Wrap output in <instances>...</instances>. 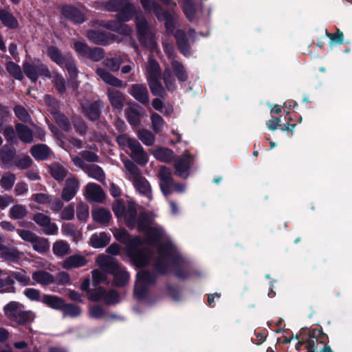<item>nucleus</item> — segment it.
Wrapping results in <instances>:
<instances>
[{"instance_id": "nucleus-1", "label": "nucleus", "mask_w": 352, "mask_h": 352, "mask_svg": "<svg viewBox=\"0 0 352 352\" xmlns=\"http://www.w3.org/2000/svg\"><path fill=\"white\" fill-rule=\"evenodd\" d=\"M115 238L126 244L129 255L138 266L146 265L151 257V252L143 249V242L138 237L130 239L128 232L124 229H116L113 232Z\"/></svg>"}, {"instance_id": "nucleus-2", "label": "nucleus", "mask_w": 352, "mask_h": 352, "mask_svg": "<svg viewBox=\"0 0 352 352\" xmlns=\"http://www.w3.org/2000/svg\"><path fill=\"white\" fill-rule=\"evenodd\" d=\"M158 258L155 263L156 269L161 273L165 274L177 265L179 256L170 243H165L158 246Z\"/></svg>"}, {"instance_id": "nucleus-3", "label": "nucleus", "mask_w": 352, "mask_h": 352, "mask_svg": "<svg viewBox=\"0 0 352 352\" xmlns=\"http://www.w3.org/2000/svg\"><path fill=\"white\" fill-rule=\"evenodd\" d=\"M96 262L101 270L113 274L114 282L117 286H124L128 283L129 274L112 258L100 255L97 258Z\"/></svg>"}, {"instance_id": "nucleus-4", "label": "nucleus", "mask_w": 352, "mask_h": 352, "mask_svg": "<svg viewBox=\"0 0 352 352\" xmlns=\"http://www.w3.org/2000/svg\"><path fill=\"white\" fill-rule=\"evenodd\" d=\"M5 316L11 321L25 325L32 322L36 316L30 310H25L23 305L16 301H11L3 307Z\"/></svg>"}, {"instance_id": "nucleus-5", "label": "nucleus", "mask_w": 352, "mask_h": 352, "mask_svg": "<svg viewBox=\"0 0 352 352\" xmlns=\"http://www.w3.org/2000/svg\"><path fill=\"white\" fill-rule=\"evenodd\" d=\"M127 178L133 182L135 189L147 197H151V188L149 182L144 177L140 168L131 161H124Z\"/></svg>"}, {"instance_id": "nucleus-6", "label": "nucleus", "mask_w": 352, "mask_h": 352, "mask_svg": "<svg viewBox=\"0 0 352 352\" xmlns=\"http://www.w3.org/2000/svg\"><path fill=\"white\" fill-rule=\"evenodd\" d=\"M146 79L150 89L154 96L165 97L166 93L161 82V69L159 63L150 58L146 65Z\"/></svg>"}, {"instance_id": "nucleus-7", "label": "nucleus", "mask_w": 352, "mask_h": 352, "mask_svg": "<svg viewBox=\"0 0 352 352\" xmlns=\"http://www.w3.org/2000/svg\"><path fill=\"white\" fill-rule=\"evenodd\" d=\"M116 141L119 146L128 147L131 150L130 157L138 164L144 166L148 162V156L137 140L126 134H122L117 137Z\"/></svg>"}, {"instance_id": "nucleus-8", "label": "nucleus", "mask_w": 352, "mask_h": 352, "mask_svg": "<svg viewBox=\"0 0 352 352\" xmlns=\"http://www.w3.org/2000/svg\"><path fill=\"white\" fill-rule=\"evenodd\" d=\"M140 1L146 12H153L158 20L164 21L166 30L168 33L173 32L175 23L177 19L176 13L170 12H164L160 5L155 1L140 0Z\"/></svg>"}, {"instance_id": "nucleus-9", "label": "nucleus", "mask_w": 352, "mask_h": 352, "mask_svg": "<svg viewBox=\"0 0 352 352\" xmlns=\"http://www.w3.org/2000/svg\"><path fill=\"white\" fill-rule=\"evenodd\" d=\"M135 24L139 34V41L154 52L157 50V43L154 39L153 31L148 26L146 19L143 16H136Z\"/></svg>"}, {"instance_id": "nucleus-10", "label": "nucleus", "mask_w": 352, "mask_h": 352, "mask_svg": "<svg viewBox=\"0 0 352 352\" xmlns=\"http://www.w3.org/2000/svg\"><path fill=\"white\" fill-rule=\"evenodd\" d=\"M107 8L109 11H120L119 19L122 21H128L132 16L135 8L130 0H111L107 3Z\"/></svg>"}, {"instance_id": "nucleus-11", "label": "nucleus", "mask_w": 352, "mask_h": 352, "mask_svg": "<svg viewBox=\"0 0 352 352\" xmlns=\"http://www.w3.org/2000/svg\"><path fill=\"white\" fill-rule=\"evenodd\" d=\"M155 280V276L153 273L141 271L138 274V278L135 284L134 294L138 299L143 298L146 294V287Z\"/></svg>"}, {"instance_id": "nucleus-12", "label": "nucleus", "mask_w": 352, "mask_h": 352, "mask_svg": "<svg viewBox=\"0 0 352 352\" xmlns=\"http://www.w3.org/2000/svg\"><path fill=\"white\" fill-rule=\"evenodd\" d=\"M23 72L32 82H36L38 75L50 77V72L47 67L42 63L33 65L28 62L23 63Z\"/></svg>"}, {"instance_id": "nucleus-13", "label": "nucleus", "mask_w": 352, "mask_h": 352, "mask_svg": "<svg viewBox=\"0 0 352 352\" xmlns=\"http://www.w3.org/2000/svg\"><path fill=\"white\" fill-rule=\"evenodd\" d=\"M158 176L160 180V188L165 196L173 192L175 182L172 177V173L170 168L166 166H162L160 168Z\"/></svg>"}, {"instance_id": "nucleus-14", "label": "nucleus", "mask_w": 352, "mask_h": 352, "mask_svg": "<svg viewBox=\"0 0 352 352\" xmlns=\"http://www.w3.org/2000/svg\"><path fill=\"white\" fill-rule=\"evenodd\" d=\"M33 221L39 226L43 228V232L47 235H55L58 233V226L51 221L47 215L37 212L32 217Z\"/></svg>"}, {"instance_id": "nucleus-15", "label": "nucleus", "mask_w": 352, "mask_h": 352, "mask_svg": "<svg viewBox=\"0 0 352 352\" xmlns=\"http://www.w3.org/2000/svg\"><path fill=\"white\" fill-rule=\"evenodd\" d=\"M80 188L79 181L75 176L69 177L65 182L61 192V198L65 201L72 200Z\"/></svg>"}, {"instance_id": "nucleus-16", "label": "nucleus", "mask_w": 352, "mask_h": 352, "mask_svg": "<svg viewBox=\"0 0 352 352\" xmlns=\"http://www.w3.org/2000/svg\"><path fill=\"white\" fill-rule=\"evenodd\" d=\"M192 160L189 154H184L177 159L175 163L176 175L182 178H187Z\"/></svg>"}, {"instance_id": "nucleus-17", "label": "nucleus", "mask_w": 352, "mask_h": 352, "mask_svg": "<svg viewBox=\"0 0 352 352\" xmlns=\"http://www.w3.org/2000/svg\"><path fill=\"white\" fill-rule=\"evenodd\" d=\"M166 234L164 228L155 224L145 233V238L149 245H155L160 240L165 239Z\"/></svg>"}, {"instance_id": "nucleus-18", "label": "nucleus", "mask_w": 352, "mask_h": 352, "mask_svg": "<svg viewBox=\"0 0 352 352\" xmlns=\"http://www.w3.org/2000/svg\"><path fill=\"white\" fill-rule=\"evenodd\" d=\"M129 92L136 100L142 104H148V91L145 85L141 84L132 85Z\"/></svg>"}, {"instance_id": "nucleus-19", "label": "nucleus", "mask_w": 352, "mask_h": 352, "mask_svg": "<svg viewBox=\"0 0 352 352\" xmlns=\"http://www.w3.org/2000/svg\"><path fill=\"white\" fill-rule=\"evenodd\" d=\"M302 346H305L307 352H322L324 343L318 338L311 336L306 341L299 342L296 347L300 350Z\"/></svg>"}, {"instance_id": "nucleus-20", "label": "nucleus", "mask_w": 352, "mask_h": 352, "mask_svg": "<svg viewBox=\"0 0 352 352\" xmlns=\"http://www.w3.org/2000/svg\"><path fill=\"white\" fill-rule=\"evenodd\" d=\"M86 195L89 201L101 202L104 198V194L102 188L96 184L90 183L86 186Z\"/></svg>"}, {"instance_id": "nucleus-21", "label": "nucleus", "mask_w": 352, "mask_h": 352, "mask_svg": "<svg viewBox=\"0 0 352 352\" xmlns=\"http://www.w3.org/2000/svg\"><path fill=\"white\" fill-rule=\"evenodd\" d=\"M96 73L105 83L115 87L120 88L122 87V81L113 76L109 71H107L104 68L97 67L96 69Z\"/></svg>"}, {"instance_id": "nucleus-22", "label": "nucleus", "mask_w": 352, "mask_h": 352, "mask_svg": "<svg viewBox=\"0 0 352 352\" xmlns=\"http://www.w3.org/2000/svg\"><path fill=\"white\" fill-rule=\"evenodd\" d=\"M107 96L111 106L117 109H122L124 106V96L119 91L108 88Z\"/></svg>"}, {"instance_id": "nucleus-23", "label": "nucleus", "mask_w": 352, "mask_h": 352, "mask_svg": "<svg viewBox=\"0 0 352 352\" xmlns=\"http://www.w3.org/2000/svg\"><path fill=\"white\" fill-rule=\"evenodd\" d=\"M15 149L5 144L0 148V160L6 168H10L15 156Z\"/></svg>"}, {"instance_id": "nucleus-24", "label": "nucleus", "mask_w": 352, "mask_h": 352, "mask_svg": "<svg viewBox=\"0 0 352 352\" xmlns=\"http://www.w3.org/2000/svg\"><path fill=\"white\" fill-rule=\"evenodd\" d=\"M102 25L109 30L126 36L130 35L132 32V29L128 25L119 21H108Z\"/></svg>"}, {"instance_id": "nucleus-25", "label": "nucleus", "mask_w": 352, "mask_h": 352, "mask_svg": "<svg viewBox=\"0 0 352 352\" xmlns=\"http://www.w3.org/2000/svg\"><path fill=\"white\" fill-rule=\"evenodd\" d=\"M17 136L21 142L25 144L32 143L34 140L32 130L25 124L17 123L15 125Z\"/></svg>"}, {"instance_id": "nucleus-26", "label": "nucleus", "mask_w": 352, "mask_h": 352, "mask_svg": "<svg viewBox=\"0 0 352 352\" xmlns=\"http://www.w3.org/2000/svg\"><path fill=\"white\" fill-rule=\"evenodd\" d=\"M63 14L67 19L76 23H81L85 21L84 14L76 8L65 6L63 8Z\"/></svg>"}, {"instance_id": "nucleus-27", "label": "nucleus", "mask_w": 352, "mask_h": 352, "mask_svg": "<svg viewBox=\"0 0 352 352\" xmlns=\"http://www.w3.org/2000/svg\"><path fill=\"white\" fill-rule=\"evenodd\" d=\"M102 107V102L97 101L87 105L83 104L82 109L86 113L87 116L91 120H97L100 114V108Z\"/></svg>"}, {"instance_id": "nucleus-28", "label": "nucleus", "mask_w": 352, "mask_h": 352, "mask_svg": "<svg viewBox=\"0 0 352 352\" xmlns=\"http://www.w3.org/2000/svg\"><path fill=\"white\" fill-rule=\"evenodd\" d=\"M30 153L36 160H44L49 157L51 150L47 145L38 144L30 148Z\"/></svg>"}, {"instance_id": "nucleus-29", "label": "nucleus", "mask_w": 352, "mask_h": 352, "mask_svg": "<svg viewBox=\"0 0 352 352\" xmlns=\"http://www.w3.org/2000/svg\"><path fill=\"white\" fill-rule=\"evenodd\" d=\"M86 263L87 260L84 256L80 255H72L63 261V267L66 270H70L84 266Z\"/></svg>"}, {"instance_id": "nucleus-30", "label": "nucleus", "mask_w": 352, "mask_h": 352, "mask_svg": "<svg viewBox=\"0 0 352 352\" xmlns=\"http://www.w3.org/2000/svg\"><path fill=\"white\" fill-rule=\"evenodd\" d=\"M91 215L96 222L104 225L107 224L111 219V212L102 208H97L93 210Z\"/></svg>"}, {"instance_id": "nucleus-31", "label": "nucleus", "mask_w": 352, "mask_h": 352, "mask_svg": "<svg viewBox=\"0 0 352 352\" xmlns=\"http://www.w3.org/2000/svg\"><path fill=\"white\" fill-rule=\"evenodd\" d=\"M32 279L42 285H49L54 282V277L49 272L37 270L32 273Z\"/></svg>"}, {"instance_id": "nucleus-32", "label": "nucleus", "mask_w": 352, "mask_h": 352, "mask_svg": "<svg viewBox=\"0 0 352 352\" xmlns=\"http://www.w3.org/2000/svg\"><path fill=\"white\" fill-rule=\"evenodd\" d=\"M110 241V236L105 232L93 234L90 238V244L94 248L106 246Z\"/></svg>"}, {"instance_id": "nucleus-33", "label": "nucleus", "mask_w": 352, "mask_h": 352, "mask_svg": "<svg viewBox=\"0 0 352 352\" xmlns=\"http://www.w3.org/2000/svg\"><path fill=\"white\" fill-rule=\"evenodd\" d=\"M155 223L146 213H141L136 220L135 227L140 232H146Z\"/></svg>"}, {"instance_id": "nucleus-34", "label": "nucleus", "mask_w": 352, "mask_h": 352, "mask_svg": "<svg viewBox=\"0 0 352 352\" xmlns=\"http://www.w3.org/2000/svg\"><path fill=\"white\" fill-rule=\"evenodd\" d=\"M124 217L126 224L128 227L133 228L136 226V220L138 219L137 211L133 204H129L122 216Z\"/></svg>"}, {"instance_id": "nucleus-35", "label": "nucleus", "mask_w": 352, "mask_h": 352, "mask_svg": "<svg viewBox=\"0 0 352 352\" xmlns=\"http://www.w3.org/2000/svg\"><path fill=\"white\" fill-rule=\"evenodd\" d=\"M177 44L181 52L184 56L190 54V46L186 39L185 33L182 30H177L175 34Z\"/></svg>"}, {"instance_id": "nucleus-36", "label": "nucleus", "mask_w": 352, "mask_h": 352, "mask_svg": "<svg viewBox=\"0 0 352 352\" xmlns=\"http://www.w3.org/2000/svg\"><path fill=\"white\" fill-rule=\"evenodd\" d=\"M153 156L159 161L169 163L174 159V153L167 148H158L153 153Z\"/></svg>"}, {"instance_id": "nucleus-37", "label": "nucleus", "mask_w": 352, "mask_h": 352, "mask_svg": "<svg viewBox=\"0 0 352 352\" xmlns=\"http://www.w3.org/2000/svg\"><path fill=\"white\" fill-rule=\"evenodd\" d=\"M50 174L52 177L58 182H62L67 175L66 170L61 164L53 163L50 166Z\"/></svg>"}, {"instance_id": "nucleus-38", "label": "nucleus", "mask_w": 352, "mask_h": 352, "mask_svg": "<svg viewBox=\"0 0 352 352\" xmlns=\"http://www.w3.org/2000/svg\"><path fill=\"white\" fill-rule=\"evenodd\" d=\"M0 21L9 28H16L19 25L16 19L6 10H0Z\"/></svg>"}, {"instance_id": "nucleus-39", "label": "nucleus", "mask_w": 352, "mask_h": 352, "mask_svg": "<svg viewBox=\"0 0 352 352\" xmlns=\"http://www.w3.org/2000/svg\"><path fill=\"white\" fill-rule=\"evenodd\" d=\"M28 214L26 206L21 204L14 205L9 210L10 218L15 220L23 219Z\"/></svg>"}, {"instance_id": "nucleus-40", "label": "nucleus", "mask_w": 352, "mask_h": 352, "mask_svg": "<svg viewBox=\"0 0 352 352\" xmlns=\"http://www.w3.org/2000/svg\"><path fill=\"white\" fill-rule=\"evenodd\" d=\"M88 38L93 43L98 45H107L109 43L108 36L99 31L89 30L87 33Z\"/></svg>"}, {"instance_id": "nucleus-41", "label": "nucleus", "mask_w": 352, "mask_h": 352, "mask_svg": "<svg viewBox=\"0 0 352 352\" xmlns=\"http://www.w3.org/2000/svg\"><path fill=\"white\" fill-rule=\"evenodd\" d=\"M125 115L130 124L137 126L140 123L139 108L133 106L125 110Z\"/></svg>"}, {"instance_id": "nucleus-42", "label": "nucleus", "mask_w": 352, "mask_h": 352, "mask_svg": "<svg viewBox=\"0 0 352 352\" xmlns=\"http://www.w3.org/2000/svg\"><path fill=\"white\" fill-rule=\"evenodd\" d=\"M43 302L48 307L57 310H62L65 303L62 298L52 295L44 296Z\"/></svg>"}, {"instance_id": "nucleus-43", "label": "nucleus", "mask_w": 352, "mask_h": 352, "mask_svg": "<svg viewBox=\"0 0 352 352\" xmlns=\"http://www.w3.org/2000/svg\"><path fill=\"white\" fill-rule=\"evenodd\" d=\"M171 68L179 81L185 82L188 79L187 72L184 65L176 60L171 61Z\"/></svg>"}, {"instance_id": "nucleus-44", "label": "nucleus", "mask_w": 352, "mask_h": 352, "mask_svg": "<svg viewBox=\"0 0 352 352\" xmlns=\"http://www.w3.org/2000/svg\"><path fill=\"white\" fill-rule=\"evenodd\" d=\"M163 80L168 91H173L175 90L177 87L176 81L169 67H166L164 70Z\"/></svg>"}, {"instance_id": "nucleus-45", "label": "nucleus", "mask_w": 352, "mask_h": 352, "mask_svg": "<svg viewBox=\"0 0 352 352\" xmlns=\"http://www.w3.org/2000/svg\"><path fill=\"white\" fill-rule=\"evenodd\" d=\"M0 257L9 261H16L20 258V253L16 248L3 247L0 253Z\"/></svg>"}, {"instance_id": "nucleus-46", "label": "nucleus", "mask_w": 352, "mask_h": 352, "mask_svg": "<svg viewBox=\"0 0 352 352\" xmlns=\"http://www.w3.org/2000/svg\"><path fill=\"white\" fill-rule=\"evenodd\" d=\"M86 173H87V175L89 177H91L100 182H103L105 179V175H104V171L98 165H96V164L89 165L87 168Z\"/></svg>"}, {"instance_id": "nucleus-47", "label": "nucleus", "mask_w": 352, "mask_h": 352, "mask_svg": "<svg viewBox=\"0 0 352 352\" xmlns=\"http://www.w3.org/2000/svg\"><path fill=\"white\" fill-rule=\"evenodd\" d=\"M32 243L33 244L32 248L34 250L41 254L47 252L50 246L47 239L39 236H37L36 239Z\"/></svg>"}, {"instance_id": "nucleus-48", "label": "nucleus", "mask_w": 352, "mask_h": 352, "mask_svg": "<svg viewBox=\"0 0 352 352\" xmlns=\"http://www.w3.org/2000/svg\"><path fill=\"white\" fill-rule=\"evenodd\" d=\"M137 136L146 146H152L155 140V135L146 129H140L137 133Z\"/></svg>"}, {"instance_id": "nucleus-49", "label": "nucleus", "mask_w": 352, "mask_h": 352, "mask_svg": "<svg viewBox=\"0 0 352 352\" xmlns=\"http://www.w3.org/2000/svg\"><path fill=\"white\" fill-rule=\"evenodd\" d=\"M16 181L15 175L12 173L8 172L4 173L0 179V186L5 190H10Z\"/></svg>"}, {"instance_id": "nucleus-50", "label": "nucleus", "mask_w": 352, "mask_h": 352, "mask_svg": "<svg viewBox=\"0 0 352 352\" xmlns=\"http://www.w3.org/2000/svg\"><path fill=\"white\" fill-rule=\"evenodd\" d=\"M52 250L55 255L62 257L69 253V245L63 241H58L54 243Z\"/></svg>"}, {"instance_id": "nucleus-51", "label": "nucleus", "mask_w": 352, "mask_h": 352, "mask_svg": "<svg viewBox=\"0 0 352 352\" xmlns=\"http://www.w3.org/2000/svg\"><path fill=\"white\" fill-rule=\"evenodd\" d=\"M6 67L8 72L16 80H21L23 78L22 70L19 65L9 61L7 63Z\"/></svg>"}, {"instance_id": "nucleus-52", "label": "nucleus", "mask_w": 352, "mask_h": 352, "mask_svg": "<svg viewBox=\"0 0 352 352\" xmlns=\"http://www.w3.org/2000/svg\"><path fill=\"white\" fill-rule=\"evenodd\" d=\"M195 1V0H182L184 12L190 21L193 20L195 18V13L196 11V8L194 5Z\"/></svg>"}, {"instance_id": "nucleus-53", "label": "nucleus", "mask_w": 352, "mask_h": 352, "mask_svg": "<svg viewBox=\"0 0 352 352\" xmlns=\"http://www.w3.org/2000/svg\"><path fill=\"white\" fill-rule=\"evenodd\" d=\"M50 78L52 79L57 91L63 94L66 91L65 81L63 77L57 73H53L52 75L50 74Z\"/></svg>"}, {"instance_id": "nucleus-54", "label": "nucleus", "mask_w": 352, "mask_h": 352, "mask_svg": "<svg viewBox=\"0 0 352 352\" xmlns=\"http://www.w3.org/2000/svg\"><path fill=\"white\" fill-rule=\"evenodd\" d=\"M61 311H63L64 317H76L79 316L81 312L80 308L78 306L66 303H64Z\"/></svg>"}, {"instance_id": "nucleus-55", "label": "nucleus", "mask_w": 352, "mask_h": 352, "mask_svg": "<svg viewBox=\"0 0 352 352\" xmlns=\"http://www.w3.org/2000/svg\"><path fill=\"white\" fill-rule=\"evenodd\" d=\"M47 53L50 58L58 65H61L64 63L65 59L58 48L54 46L49 47Z\"/></svg>"}, {"instance_id": "nucleus-56", "label": "nucleus", "mask_w": 352, "mask_h": 352, "mask_svg": "<svg viewBox=\"0 0 352 352\" xmlns=\"http://www.w3.org/2000/svg\"><path fill=\"white\" fill-rule=\"evenodd\" d=\"M102 64L109 71L116 72L119 70L121 61L116 58H107L102 61Z\"/></svg>"}, {"instance_id": "nucleus-57", "label": "nucleus", "mask_w": 352, "mask_h": 352, "mask_svg": "<svg viewBox=\"0 0 352 352\" xmlns=\"http://www.w3.org/2000/svg\"><path fill=\"white\" fill-rule=\"evenodd\" d=\"M12 278H14L19 283L25 286L30 284V278L28 275L27 272L23 270H20L16 272H13L12 273Z\"/></svg>"}, {"instance_id": "nucleus-58", "label": "nucleus", "mask_w": 352, "mask_h": 352, "mask_svg": "<svg viewBox=\"0 0 352 352\" xmlns=\"http://www.w3.org/2000/svg\"><path fill=\"white\" fill-rule=\"evenodd\" d=\"M151 120L152 122V128L153 131L157 133L160 132L164 125V121L162 116L156 113H152L151 115Z\"/></svg>"}, {"instance_id": "nucleus-59", "label": "nucleus", "mask_w": 352, "mask_h": 352, "mask_svg": "<svg viewBox=\"0 0 352 352\" xmlns=\"http://www.w3.org/2000/svg\"><path fill=\"white\" fill-rule=\"evenodd\" d=\"M16 129L11 125H8L2 132L6 141L10 144H16L18 142L17 137L16 135Z\"/></svg>"}, {"instance_id": "nucleus-60", "label": "nucleus", "mask_w": 352, "mask_h": 352, "mask_svg": "<svg viewBox=\"0 0 352 352\" xmlns=\"http://www.w3.org/2000/svg\"><path fill=\"white\" fill-rule=\"evenodd\" d=\"M62 232L64 235L72 236L74 240H78L80 236V232L72 224L64 225L62 228Z\"/></svg>"}, {"instance_id": "nucleus-61", "label": "nucleus", "mask_w": 352, "mask_h": 352, "mask_svg": "<svg viewBox=\"0 0 352 352\" xmlns=\"http://www.w3.org/2000/svg\"><path fill=\"white\" fill-rule=\"evenodd\" d=\"M13 285L14 280L10 276L6 278V279L0 278V292H14L15 289Z\"/></svg>"}, {"instance_id": "nucleus-62", "label": "nucleus", "mask_w": 352, "mask_h": 352, "mask_svg": "<svg viewBox=\"0 0 352 352\" xmlns=\"http://www.w3.org/2000/svg\"><path fill=\"white\" fill-rule=\"evenodd\" d=\"M54 119L58 126L65 131H69L71 129V124L68 118L60 113H56L54 115Z\"/></svg>"}, {"instance_id": "nucleus-63", "label": "nucleus", "mask_w": 352, "mask_h": 352, "mask_svg": "<svg viewBox=\"0 0 352 352\" xmlns=\"http://www.w3.org/2000/svg\"><path fill=\"white\" fill-rule=\"evenodd\" d=\"M73 125L76 131L80 135H84L87 131V126L85 122L80 118L74 117L72 118Z\"/></svg>"}, {"instance_id": "nucleus-64", "label": "nucleus", "mask_w": 352, "mask_h": 352, "mask_svg": "<svg viewBox=\"0 0 352 352\" xmlns=\"http://www.w3.org/2000/svg\"><path fill=\"white\" fill-rule=\"evenodd\" d=\"M104 57V51L100 47L89 48V50L86 56L94 61H99Z\"/></svg>"}]
</instances>
